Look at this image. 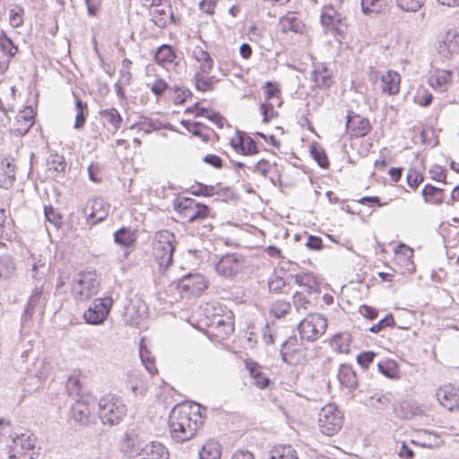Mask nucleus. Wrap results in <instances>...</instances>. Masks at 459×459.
Instances as JSON below:
<instances>
[{
	"label": "nucleus",
	"mask_w": 459,
	"mask_h": 459,
	"mask_svg": "<svg viewBox=\"0 0 459 459\" xmlns=\"http://www.w3.org/2000/svg\"><path fill=\"white\" fill-rule=\"evenodd\" d=\"M204 418L199 411L191 414L186 409L174 407L169 414L171 437L180 443L192 439L203 426Z\"/></svg>",
	"instance_id": "nucleus-1"
},
{
	"label": "nucleus",
	"mask_w": 459,
	"mask_h": 459,
	"mask_svg": "<svg viewBox=\"0 0 459 459\" xmlns=\"http://www.w3.org/2000/svg\"><path fill=\"white\" fill-rule=\"evenodd\" d=\"M139 355L142 360L143 365L145 367L146 370L151 374L154 375L158 373V370L155 367L154 357L152 356L150 351L146 346L143 344V342H140L139 345Z\"/></svg>",
	"instance_id": "nucleus-44"
},
{
	"label": "nucleus",
	"mask_w": 459,
	"mask_h": 459,
	"mask_svg": "<svg viewBox=\"0 0 459 459\" xmlns=\"http://www.w3.org/2000/svg\"><path fill=\"white\" fill-rule=\"evenodd\" d=\"M395 326V320L392 313H388L384 318L380 319L377 324L373 325L369 331L373 333H377L386 327L394 328Z\"/></svg>",
	"instance_id": "nucleus-56"
},
{
	"label": "nucleus",
	"mask_w": 459,
	"mask_h": 459,
	"mask_svg": "<svg viewBox=\"0 0 459 459\" xmlns=\"http://www.w3.org/2000/svg\"><path fill=\"white\" fill-rule=\"evenodd\" d=\"M138 230L122 227L114 233V241L123 248H134L136 244Z\"/></svg>",
	"instance_id": "nucleus-21"
},
{
	"label": "nucleus",
	"mask_w": 459,
	"mask_h": 459,
	"mask_svg": "<svg viewBox=\"0 0 459 459\" xmlns=\"http://www.w3.org/2000/svg\"><path fill=\"white\" fill-rule=\"evenodd\" d=\"M193 56L201 63L200 72L209 74L213 68V59L210 53L197 46L193 51Z\"/></svg>",
	"instance_id": "nucleus-33"
},
{
	"label": "nucleus",
	"mask_w": 459,
	"mask_h": 459,
	"mask_svg": "<svg viewBox=\"0 0 459 459\" xmlns=\"http://www.w3.org/2000/svg\"><path fill=\"white\" fill-rule=\"evenodd\" d=\"M177 54L172 46L169 44H162L160 46L154 54V60L161 66H165L168 64L175 62Z\"/></svg>",
	"instance_id": "nucleus-30"
},
{
	"label": "nucleus",
	"mask_w": 459,
	"mask_h": 459,
	"mask_svg": "<svg viewBox=\"0 0 459 459\" xmlns=\"http://www.w3.org/2000/svg\"><path fill=\"white\" fill-rule=\"evenodd\" d=\"M377 353L372 351H361L356 357L357 363L363 368H368L369 365L372 364Z\"/></svg>",
	"instance_id": "nucleus-63"
},
{
	"label": "nucleus",
	"mask_w": 459,
	"mask_h": 459,
	"mask_svg": "<svg viewBox=\"0 0 459 459\" xmlns=\"http://www.w3.org/2000/svg\"><path fill=\"white\" fill-rule=\"evenodd\" d=\"M378 371L390 379L399 378V368L393 359L383 360L377 363Z\"/></svg>",
	"instance_id": "nucleus-40"
},
{
	"label": "nucleus",
	"mask_w": 459,
	"mask_h": 459,
	"mask_svg": "<svg viewBox=\"0 0 459 459\" xmlns=\"http://www.w3.org/2000/svg\"><path fill=\"white\" fill-rule=\"evenodd\" d=\"M190 193L195 196L211 197L219 194V191H215L214 186L197 182L195 186H192Z\"/></svg>",
	"instance_id": "nucleus-52"
},
{
	"label": "nucleus",
	"mask_w": 459,
	"mask_h": 459,
	"mask_svg": "<svg viewBox=\"0 0 459 459\" xmlns=\"http://www.w3.org/2000/svg\"><path fill=\"white\" fill-rule=\"evenodd\" d=\"M347 30L348 24L346 22V18L342 13H339L337 17H335L333 21V25H329L326 28V30L333 34L338 41L345 39Z\"/></svg>",
	"instance_id": "nucleus-34"
},
{
	"label": "nucleus",
	"mask_w": 459,
	"mask_h": 459,
	"mask_svg": "<svg viewBox=\"0 0 459 459\" xmlns=\"http://www.w3.org/2000/svg\"><path fill=\"white\" fill-rule=\"evenodd\" d=\"M411 443L420 447L435 448L439 447L443 441L438 435L427 429H420L416 433V439H412Z\"/></svg>",
	"instance_id": "nucleus-22"
},
{
	"label": "nucleus",
	"mask_w": 459,
	"mask_h": 459,
	"mask_svg": "<svg viewBox=\"0 0 459 459\" xmlns=\"http://www.w3.org/2000/svg\"><path fill=\"white\" fill-rule=\"evenodd\" d=\"M281 94V88L278 82L267 81L264 86V95L265 101L273 98H279Z\"/></svg>",
	"instance_id": "nucleus-60"
},
{
	"label": "nucleus",
	"mask_w": 459,
	"mask_h": 459,
	"mask_svg": "<svg viewBox=\"0 0 459 459\" xmlns=\"http://www.w3.org/2000/svg\"><path fill=\"white\" fill-rule=\"evenodd\" d=\"M382 91L388 95H395L400 91V75L396 72L387 71L381 76Z\"/></svg>",
	"instance_id": "nucleus-27"
},
{
	"label": "nucleus",
	"mask_w": 459,
	"mask_h": 459,
	"mask_svg": "<svg viewBox=\"0 0 459 459\" xmlns=\"http://www.w3.org/2000/svg\"><path fill=\"white\" fill-rule=\"evenodd\" d=\"M109 204L102 198H95L86 203L82 213L90 227L103 221L108 215Z\"/></svg>",
	"instance_id": "nucleus-11"
},
{
	"label": "nucleus",
	"mask_w": 459,
	"mask_h": 459,
	"mask_svg": "<svg viewBox=\"0 0 459 459\" xmlns=\"http://www.w3.org/2000/svg\"><path fill=\"white\" fill-rule=\"evenodd\" d=\"M339 13H340L337 12L333 5L324 6L320 15V22L322 26L326 30L329 25H333V21Z\"/></svg>",
	"instance_id": "nucleus-53"
},
{
	"label": "nucleus",
	"mask_w": 459,
	"mask_h": 459,
	"mask_svg": "<svg viewBox=\"0 0 459 459\" xmlns=\"http://www.w3.org/2000/svg\"><path fill=\"white\" fill-rule=\"evenodd\" d=\"M310 154L322 169H327L330 165L325 151L316 143L310 146Z\"/></svg>",
	"instance_id": "nucleus-46"
},
{
	"label": "nucleus",
	"mask_w": 459,
	"mask_h": 459,
	"mask_svg": "<svg viewBox=\"0 0 459 459\" xmlns=\"http://www.w3.org/2000/svg\"><path fill=\"white\" fill-rule=\"evenodd\" d=\"M99 285V281L92 277L91 273H80L74 279L73 296L76 301H86L98 293Z\"/></svg>",
	"instance_id": "nucleus-6"
},
{
	"label": "nucleus",
	"mask_w": 459,
	"mask_h": 459,
	"mask_svg": "<svg viewBox=\"0 0 459 459\" xmlns=\"http://www.w3.org/2000/svg\"><path fill=\"white\" fill-rule=\"evenodd\" d=\"M100 115L112 126L113 132L117 131L121 126L123 118L117 108L102 109L100 111Z\"/></svg>",
	"instance_id": "nucleus-41"
},
{
	"label": "nucleus",
	"mask_w": 459,
	"mask_h": 459,
	"mask_svg": "<svg viewBox=\"0 0 459 459\" xmlns=\"http://www.w3.org/2000/svg\"><path fill=\"white\" fill-rule=\"evenodd\" d=\"M425 0H396L397 6L404 12L415 13L424 4Z\"/></svg>",
	"instance_id": "nucleus-58"
},
{
	"label": "nucleus",
	"mask_w": 459,
	"mask_h": 459,
	"mask_svg": "<svg viewBox=\"0 0 459 459\" xmlns=\"http://www.w3.org/2000/svg\"><path fill=\"white\" fill-rule=\"evenodd\" d=\"M16 166L13 160L4 158L0 161V187L9 189L16 180Z\"/></svg>",
	"instance_id": "nucleus-18"
},
{
	"label": "nucleus",
	"mask_w": 459,
	"mask_h": 459,
	"mask_svg": "<svg viewBox=\"0 0 459 459\" xmlns=\"http://www.w3.org/2000/svg\"><path fill=\"white\" fill-rule=\"evenodd\" d=\"M290 307H291L290 302L280 300L273 305L271 308V313L273 315L274 317L281 318L284 317L287 314H289Z\"/></svg>",
	"instance_id": "nucleus-62"
},
{
	"label": "nucleus",
	"mask_w": 459,
	"mask_h": 459,
	"mask_svg": "<svg viewBox=\"0 0 459 459\" xmlns=\"http://www.w3.org/2000/svg\"><path fill=\"white\" fill-rule=\"evenodd\" d=\"M16 264L11 254L5 253L0 255V281H7L14 273Z\"/></svg>",
	"instance_id": "nucleus-31"
},
{
	"label": "nucleus",
	"mask_w": 459,
	"mask_h": 459,
	"mask_svg": "<svg viewBox=\"0 0 459 459\" xmlns=\"http://www.w3.org/2000/svg\"><path fill=\"white\" fill-rule=\"evenodd\" d=\"M269 459H299L296 450L290 445L275 446L270 452Z\"/></svg>",
	"instance_id": "nucleus-43"
},
{
	"label": "nucleus",
	"mask_w": 459,
	"mask_h": 459,
	"mask_svg": "<svg viewBox=\"0 0 459 459\" xmlns=\"http://www.w3.org/2000/svg\"><path fill=\"white\" fill-rule=\"evenodd\" d=\"M36 439V436L32 433L16 434L15 437H13V447L14 449L20 447V452L33 450L35 448Z\"/></svg>",
	"instance_id": "nucleus-32"
},
{
	"label": "nucleus",
	"mask_w": 459,
	"mask_h": 459,
	"mask_svg": "<svg viewBox=\"0 0 459 459\" xmlns=\"http://www.w3.org/2000/svg\"><path fill=\"white\" fill-rule=\"evenodd\" d=\"M176 237L168 230L156 232L152 243V254L160 268L167 269L173 264V255L176 250Z\"/></svg>",
	"instance_id": "nucleus-2"
},
{
	"label": "nucleus",
	"mask_w": 459,
	"mask_h": 459,
	"mask_svg": "<svg viewBox=\"0 0 459 459\" xmlns=\"http://www.w3.org/2000/svg\"><path fill=\"white\" fill-rule=\"evenodd\" d=\"M352 337L349 333H336L332 338L330 344L336 347L339 353H349L350 344Z\"/></svg>",
	"instance_id": "nucleus-36"
},
{
	"label": "nucleus",
	"mask_w": 459,
	"mask_h": 459,
	"mask_svg": "<svg viewBox=\"0 0 459 459\" xmlns=\"http://www.w3.org/2000/svg\"><path fill=\"white\" fill-rule=\"evenodd\" d=\"M343 424V414L334 403L324 406L318 415V425L321 432L332 437L338 433Z\"/></svg>",
	"instance_id": "nucleus-5"
},
{
	"label": "nucleus",
	"mask_w": 459,
	"mask_h": 459,
	"mask_svg": "<svg viewBox=\"0 0 459 459\" xmlns=\"http://www.w3.org/2000/svg\"><path fill=\"white\" fill-rule=\"evenodd\" d=\"M244 258L236 253L222 255L215 264L217 273L225 278H233L243 269Z\"/></svg>",
	"instance_id": "nucleus-10"
},
{
	"label": "nucleus",
	"mask_w": 459,
	"mask_h": 459,
	"mask_svg": "<svg viewBox=\"0 0 459 459\" xmlns=\"http://www.w3.org/2000/svg\"><path fill=\"white\" fill-rule=\"evenodd\" d=\"M221 452L217 442L204 444L199 453L200 459H221Z\"/></svg>",
	"instance_id": "nucleus-45"
},
{
	"label": "nucleus",
	"mask_w": 459,
	"mask_h": 459,
	"mask_svg": "<svg viewBox=\"0 0 459 459\" xmlns=\"http://www.w3.org/2000/svg\"><path fill=\"white\" fill-rule=\"evenodd\" d=\"M303 235L296 234L295 240L299 241L301 239ZM304 237L307 238L305 246L312 251H319L324 247L323 239L319 236L308 235L307 232H304Z\"/></svg>",
	"instance_id": "nucleus-51"
},
{
	"label": "nucleus",
	"mask_w": 459,
	"mask_h": 459,
	"mask_svg": "<svg viewBox=\"0 0 459 459\" xmlns=\"http://www.w3.org/2000/svg\"><path fill=\"white\" fill-rule=\"evenodd\" d=\"M191 212H189L188 214H186V217L185 220H186L189 223H194L198 221L205 220L210 212L211 208L203 203L197 202L194 199V204L191 205Z\"/></svg>",
	"instance_id": "nucleus-29"
},
{
	"label": "nucleus",
	"mask_w": 459,
	"mask_h": 459,
	"mask_svg": "<svg viewBox=\"0 0 459 459\" xmlns=\"http://www.w3.org/2000/svg\"><path fill=\"white\" fill-rule=\"evenodd\" d=\"M127 408L123 400L108 394L99 401V414L104 425L115 426L119 424L126 415Z\"/></svg>",
	"instance_id": "nucleus-3"
},
{
	"label": "nucleus",
	"mask_w": 459,
	"mask_h": 459,
	"mask_svg": "<svg viewBox=\"0 0 459 459\" xmlns=\"http://www.w3.org/2000/svg\"><path fill=\"white\" fill-rule=\"evenodd\" d=\"M139 457L140 459H169V454L168 448L161 443L152 441Z\"/></svg>",
	"instance_id": "nucleus-26"
},
{
	"label": "nucleus",
	"mask_w": 459,
	"mask_h": 459,
	"mask_svg": "<svg viewBox=\"0 0 459 459\" xmlns=\"http://www.w3.org/2000/svg\"><path fill=\"white\" fill-rule=\"evenodd\" d=\"M222 311L223 309L221 307L217 308L211 305H207L205 307L206 314H211V316L213 317L208 325L214 327V329L217 331L216 334L218 336L226 338L234 332V324L230 321V317H229L228 320L221 317V312Z\"/></svg>",
	"instance_id": "nucleus-13"
},
{
	"label": "nucleus",
	"mask_w": 459,
	"mask_h": 459,
	"mask_svg": "<svg viewBox=\"0 0 459 459\" xmlns=\"http://www.w3.org/2000/svg\"><path fill=\"white\" fill-rule=\"evenodd\" d=\"M134 127H138L139 130L143 131L145 134H150L158 129L155 122L146 117H141V120L138 123H135L131 126V128Z\"/></svg>",
	"instance_id": "nucleus-64"
},
{
	"label": "nucleus",
	"mask_w": 459,
	"mask_h": 459,
	"mask_svg": "<svg viewBox=\"0 0 459 459\" xmlns=\"http://www.w3.org/2000/svg\"><path fill=\"white\" fill-rule=\"evenodd\" d=\"M290 285L288 277L280 275L277 272L270 278L268 281L269 290L274 293H281L283 287Z\"/></svg>",
	"instance_id": "nucleus-50"
},
{
	"label": "nucleus",
	"mask_w": 459,
	"mask_h": 459,
	"mask_svg": "<svg viewBox=\"0 0 459 459\" xmlns=\"http://www.w3.org/2000/svg\"><path fill=\"white\" fill-rule=\"evenodd\" d=\"M71 418L79 424L86 426L90 421L91 411L89 405L77 400L70 408Z\"/></svg>",
	"instance_id": "nucleus-25"
},
{
	"label": "nucleus",
	"mask_w": 459,
	"mask_h": 459,
	"mask_svg": "<svg viewBox=\"0 0 459 459\" xmlns=\"http://www.w3.org/2000/svg\"><path fill=\"white\" fill-rule=\"evenodd\" d=\"M279 26L283 33L294 32L303 34L306 28L304 22L294 12H289L282 16L279 21Z\"/></svg>",
	"instance_id": "nucleus-19"
},
{
	"label": "nucleus",
	"mask_w": 459,
	"mask_h": 459,
	"mask_svg": "<svg viewBox=\"0 0 459 459\" xmlns=\"http://www.w3.org/2000/svg\"><path fill=\"white\" fill-rule=\"evenodd\" d=\"M424 202L430 204L440 205L444 201L445 190L431 184H426L421 190Z\"/></svg>",
	"instance_id": "nucleus-28"
},
{
	"label": "nucleus",
	"mask_w": 459,
	"mask_h": 459,
	"mask_svg": "<svg viewBox=\"0 0 459 459\" xmlns=\"http://www.w3.org/2000/svg\"><path fill=\"white\" fill-rule=\"evenodd\" d=\"M47 175L59 182L64 178L66 169V161L62 154L50 153L47 159Z\"/></svg>",
	"instance_id": "nucleus-17"
},
{
	"label": "nucleus",
	"mask_w": 459,
	"mask_h": 459,
	"mask_svg": "<svg viewBox=\"0 0 459 459\" xmlns=\"http://www.w3.org/2000/svg\"><path fill=\"white\" fill-rule=\"evenodd\" d=\"M230 144L235 152L244 156H252L260 152L255 140L239 129L236 130V138H231Z\"/></svg>",
	"instance_id": "nucleus-15"
},
{
	"label": "nucleus",
	"mask_w": 459,
	"mask_h": 459,
	"mask_svg": "<svg viewBox=\"0 0 459 459\" xmlns=\"http://www.w3.org/2000/svg\"><path fill=\"white\" fill-rule=\"evenodd\" d=\"M406 179L408 186L415 190L423 182L424 176L415 169H410L407 172Z\"/></svg>",
	"instance_id": "nucleus-61"
},
{
	"label": "nucleus",
	"mask_w": 459,
	"mask_h": 459,
	"mask_svg": "<svg viewBox=\"0 0 459 459\" xmlns=\"http://www.w3.org/2000/svg\"><path fill=\"white\" fill-rule=\"evenodd\" d=\"M361 11L364 14L385 13L387 0H361Z\"/></svg>",
	"instance_id": "nucleus-37"
},
{
	"label": "nucleus",
	"mask_w": 459,
	"mask_h": 459,
	"mask_svg": "<svg viewBox=\"0 0 459 459\" xmlns=\"http://www.w3.org/2000/svg\"><path fill=\"white\" fill-rule=\"evenodd\" d=\"M390 403L389 398L385 394H375L369 396L368 400V405L376 410H385L388 407Z\"/></svg>",
	"instance_id": "nucleus-57"
},
{
	"label": "nucleus",
	"mask_w": 459,
	"mask_h": 459,
	"mask_svg": "<svg viewBox=\"0 0 459 459\" xmlns=\"http://www.w3.org/2000/svg\"><path fill=\"white\" fill-rule=\"evenodd\" d=\"M437 398L443 407L450 411L459 410V389L452 385L439 387L436 393Z\"/></svg>",
	"instance_id": "nucleus-16"
},
{
	"label": "nucleus",
	"mask_w": 459,
	"mask_h": 459,
	"mask_svg": "<svg viewBox=\"0 0 459 459\" xmlns=\"http://www.w3.org/2000/svg\"><path fill=\"white\" fill-rule=\"evenodd\" d=\"M338 380L340 384L346 387L349 392H353L359 386L357 374L351 365L341 364L339 367Z\"/></svg>",
	"instance_id": "nucleus-20"
},
{
	"label": "nucleus",
	"mask_w": 459,
	"mask_h": 459,
	"mask_svg": "<svg viewBox=\"0 0 459 459\" xmlns=\"http://www.w3.org/2000/svg\"><path fill=\"white\" fill-rule=\"evenodd\" d=\"M399 418L403 420H411L418 414V407H414L411 402H403L399 407L394 408Z\"/></svg>",
	"instance_id": "nucleus-49"
},
{
	"label": "nucleus",
	"mask_w": 459,
	"mask_h": 459,
	"mask_svg": "<svg viewBox=\"0 0 459 459\" xmlns=\"http://www.w3.org/2000/svg\"><path fill=\"white\" fill-rule=\"evenodd\" d=\"M149 443L139 430L130 429L125 432L120 441V451L128 457H139Z\"/></svg>",
	"instance_id": "nucleus-7"
},
{
	"label": "nucleus",
	"mask_w": 459,
	"mask_h": 459,
	"mask_svg": "<svg viewBox=\"0 0 459 459\" xmlns=\"http://www.w3.org/2000/svg\"><path fill=\"white\" fill-rule=\"evenodd\" d=\"M259 110L263 116V123L268 124L273 118L279 117V112L274 110V106L269 101L260 104Z\"/></svg>",
	"instance_id": "nucleus-54"
},
{
	"label": "nucleus",
	"mask_w": 459,
	"mask_h": 459,
	"mask_svg": "<svg viewBox=\"0 0 459 459\" xmlns=\"http://www.w3.org/2000/svg\"><path fill=\"white\" fill-rule=\"evenodd\" d=\"M327 328V319L321 314H308L298 325L301 341L313 342L324 334Z\"/></svg>",
	"instance_id": "nucleus-4"
},
{
	"label": "nucleus",
	"mask_w": 459,
	"mask_h": 459,
	"mask_svg": "<svg viewBox=\"0 0 459 459\" xmlns=\"http://www.w3.org/2000/svg\"><path fill=\"white\" fill-rule=\"evenodd\" d=\"M446 41L452 56L459 53V33L455 30H449L446 31Z\"/></svg>",
	"instance_id": "nucleus-59"
},
{
	"label": "nucleus",
	"mask_w": 459,
	"mask_h": 459,
	"mask_svg": "<svg viewBox=\"0 0 459 459\" xmlns=\"http://www.w3.org/2000/svg\"><path fill=\"white\" fill-rule=\"evenodd\" d=\"M311 80L315 83L312 90H315L316 88L319 90H328L333 83V74H320L317 76L311 75Z\"/></svg>",
	"instance_id": "nucleus-55"
},
{
	"label": "nucleus",
	"mask_w": 459,
	"mask_h": 459,
	"mask_svg": "<svg viewBox=\"0 0 459 459\" xmlns=\"http://www.w3.org/2000/svg\"><path fill=\"white\" fill-rule=\"evenodd\" d=\"M0 51L9 58L14 57L18 53V46L3 30L0 31Z\"/></svg>",
	"instance_id": "nucleus-38"
},
{
	"label": "nucleus",
	"mask_w": 459,
	"mask_h": 459,
	"mask_svg": "<svg viewBox=\"0 0 459 459\" xmlns=\"http://www.w3.org/2000/svg\"><path fill=\"white\" fill-rule=\"evenodd\" d=\"M44 214L46 221L54 226L55 229L59 230L63 225V216L52 205H46L44 207Z\"/></svg>",
	"instance_id": "nucleus-48"
},
{
	"label": "nucleus",
	"mask_w": 459,
	"mask_h": 459,
	"mask_svg": "<svg viewBox=\"0 0 459 459\" xmlns=\"http://www.w3.org/2000/svg\"><path fill=\"white\" fill-rule=\"evenodd\" d=\"M299 345V339L296 335L290 336L284 341L281 346L280 355L283 362L288 365H294V355L298 351Z\"/></svg>",
	"instance_id": "nucleus-24"
},
{
	"label": "nucleus",
	"mask_w": 459,
	"mask_h": 459,
	"mask_svg": "<svg viewBox=\"0 0 459 459\" xmlns=\"http://www.w3.org/2000/svg\"><path fill=\"white\" fill-rule=\"evenodd\" d=\"M202 72H196L194 75L195 88L198 91H211L214 88L215 76L204 77Z\"/></svg>",
	"instance_id": "nucleus-42"
},
{
	"label": "nucleus",
	"mask_w": 459,
	"mask_h": 459,
	"mask_svg": "<svg viewBox=\"0 0 459 459\" xmlns=\"http://www.w3.org/2000/svg\"><path fill=\"white\" fill-rule=\"evenodd\" d=\"M346 132L351 137H364L372 129L369 120L366 117H360L359 114L349 110L346 115L345 123Z\"/></svg>",
	"instance_id": "nucleus-14"
},
{
	"label": "nucleus",
	"mask_w": 459,
	"mask_h": 459,
	"mask_svg": "<svg viewBox=\"0 0 459 459\" xmlns=\"http://www.w3.org/2000/svg\"><path fill=\"white\" fill-rule=\"evenodd\" d=\"M194 199L191 197H180L173 202V208L178 213L179 218L185 220L190 210Z\"/></svg>",
	"instance_id": "nucleus-47"
},
{
	"label": "nucleus",
	"mask_w": 459,
	"mask_h": 459,
	"mask_svg": "<svg viewBox=\"0 0 459 459\" xmlns=\"http://www.w3.org/2000/svg\"><path fill=\"white\" fill-rule=\"evenodd\" d=\"M75 109L77 113L75 116L74 128L76 130H81L84 127V125L86 123V119L88 117V105L86 102H83L79 98H76Z\"/></svg>",
	"instance_id": "nucleus-39"
},
{
	"label": "nucleus",
	"mask_w": 459,
	"mask_h": 459,
	"mask_svg": "<svg viewBox=\"0 0 459 459\" xmlns=\"http://www.w3.org/2000/svg\"><path fill=\"white\" fill-rule=\"evenodd\" d=\"M247 368L248 369L250 376L255 379V384L257 387L260 389L269 387L271 380L260 370V367L257 363H247Z\"/></svg>",
	"instance_id": "nucleus-35"
},
{
	"label": "nucleus",
	"mask_w": 459,
	"mask_h": 459,
	"mask_svg": "<svg viewBox=\"0 0 459 459\" xmlns=\"http://www.w3.org/2000/svg\"><path fill=\"white\" fill-rule=\"evenodd\" d=\"M177 288L189 296H199L207 286L202 274L189 273L178 281Z\"/></svg>",
	"instance_id": "nucleus-12"
},
{
	"label": "nucleus",
	"mask_w": 459,
	"mask_h": 459,
	"mask_svg": "<svg viewBox=\"0 0 459 459\" xmlns=\"http://www.w3.org/2000/svg\"><path fill=\"white\" fill-rule=\"evenodd\" d=\"M34 113L31 107H27L24 110L20 112L16 117V124L19 125L24 122V126H18L13 129V133L16 136H24L34 124Z\"/></svg>",
	"instance_id": "nucleus-23"
},
{
	"label": "nucleus",
	"mask_w": 459,
	"mask_h": 459,
	"mask_svg": "<svg viewBox=\"0 0 459 459\" xmlns=\"http://www.w3.org/2000/svg\"><path fill=\"white\" fill-rule=\"evenodd\" d=\"M46 307V299L43 294L42 288H35L32 290V293L29 297V299L25 305L24 310L21 316V325L22 328L30 327L33 315L39 310L41 314L44 313V309Z\"/></svg>",
	"instance_id": "nucleus-9"
},
{
	"label": "nucleus",
	"mask_w": 459,
	"mask_h": 459,
	"mask_svg": "<svg viewBox=\"0 0 459 459\" xmlns=\"http://www.w3.org/2000/svg\"><path fill=\"white\" fill-rule=\"evenodd\" d=\"M112 305L111 297L94 299L93 304L83 314L85 322L93 325L102 324L108 316Z\"/></svg>",
	"instance_id": "nucleus-8"
}]
</instances>
